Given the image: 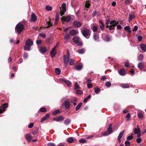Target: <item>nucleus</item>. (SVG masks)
I'll use <instances>...</instances> for the list:
<instances>
[{
	"label": "nucleus",
	"mask_w": 146,
	"mask_h": 146,
	"mask_svg": "<svg viewBox=\"0 0 146 146\" xmlns=\"http://www.w3.org/2000/svg\"><path fill=\"white\" fill-rule=\"evenodd\" d=\"M33 45V41L31 39H28L25 42V45L23 46L24 49L25 50L29 51L31 50V46Z\"/></svg>",
	"instance_id": "f257e3e1"
},
{
	"label": "nucleus",
	"mask_w": 146,
	"mask_h": 146,
	"mask_svg": "<svg viewBox=\"0 0 146 146\" xmlns=\"http://www.w3.org/2000/svg\"><path fill=\"white\" fill-rule=\"evenodd\" d=\"M25 26L21 23H18L15 27V30L19 33H20L25 29Z\"/></svg>",
	"instance_id": "f03ea898"
},
{
	"label": "nucleus",
	"mask_w": 146,
	"mask_h": 146,
	"mask_svg": "<svg viewBox=\"0 0 146 146\" xmlns=\"http://www.w3.org/2000/svg\"><path fill=\"white\" fill-rule=\"evenodd\" d=\"M83 35L85 37L89 38L91 32L88 29L85 28L82 31Z\"/></svg>",
	"instance_id": "7ed1b4c3"
},
{
	"label": "nucleus",
	"mask_w": 146,
	"mask_h": 146,
	"mask_svg": "<svg viewBox=\"0 0 146 146\" xmlns=\"http://www.w3.org/2000/svg\"><path fill=\"white\" fill-rule=\"evenodd\" d=\"M112 126V124L111 123L109 125V127L107 129V131L106 132H104L102 134L103 135L105 136H108L113 132Z\"/></svg>",
	"instance_id": "20e7f679"
},
{
	"label": "nucleus",
	"mask_w": 146,
	"mask_h": 146,
	"mask_svg": "<svg viewBox=\"0 0 146 146\" xmlns=\"http://www.w3.org/2000/svg\"><path fill=\"white\" fill-rule=\"evenodd\" d=\"M60 10H61L60 14L61 16H63L64 15L66 11V4L64 3H63L61 5V8L60 7Z\"/></svg>",
	"instance_id": "39448f33"
},
{
	"label": "nucleus",
	"mask_w": 146,
	"mask_h": 146,
	"mask_svg": "<svg viewBox=\"0 0 146 146\" xmlns=\"http://www.w3.org/2000/svg\"><path fill=\"white\" fill-rule=\"evenodd\" d=\"M82 25V23L79 21H75L72 23V25L74 27L79 28Z\"/></svg>",
	"instance_id": "423d86ee"
},
{
	"label": "nucleus",
	"mask_w": 146,
	"mask_h": 146,
	"mask_svg": "<svg viewBox=\"0 0 146 146\" xmlns=\"http://www.w3.org/2000/svg\"><path fill=\"white\" fill-rule=\"evenodd\" d=\"M8 104L5 103L2 104L1 106L0 107V114L2 113L5 110V109L8 107Z\"/></svg>",
	"instance_id": "0eeeda50"
},
{
	"label": "nucleus",
	"mask_w": 146,
	"mask_h": 146,
	"mask_svg": "<svg viewBox=\"0 0 146 146\" xmlns=\"http://www.w3.org/2000/svg\"><path fill=\"white\" fill-rule=\"evenodd\" d=\"M72 18L70 16L68 15L65 17L63 16L61 18L62 21H64L68 23L71 20Z\"/></svg>",
	"instance_id": "6e6552de"
},
{
	"label": "nucleus",
	"mask_w": 146,
	"mask_h": 146,
	"mask_svg": "<svg viewBox=\"0 0 146 146\" xmlns=\"http://www.w3.org/2000/svg\"><path fill=\"white\" fill-rule=\"evenodd\" d=\"M37 17L36 16L34 13H33L31 15V18L30 20L31 22H35L37 20Z\"/></svg>",
	"instance_id": "1a4fd4ad"
},
{
	"label": "nucleus",
	"mask_w": 146,
	"mask_h": 146,
	"mask_svg": "<svg viewBox=\"0 0 146 146\" xmlns=\"http://www.w3.org/2000/svg\"><path fill=\"white\" fill-rule=\"evenodd\" d=\"M25 136L26 140L29 142H30L32 139V137L30 134H26L25 135Z\"/></svg>",
	"instance_id": "9d476101"
},
{
	"label": "nucleus",
	"mask_w": 146,
	"mask_h": 146,
	"mask_svg": "<svg viewBox=\"0 0 146 146\" xmlns=\"http://www.w3.org/2000/svg\"><path fill=\"white\" fill-rule=\"evenodd\" d=\"M64 119V117L61 115H60L58 117L53 119V120L57 121H62Z\"/></svg>",
	"instance_id": "9b49d317"
},
{
	"label": "nucleus",
	"mask_w": 146,
	"mask_h": 146,
	"mask_svg": "<svg viewBox=\"0 0 146 146\" xmlns=\"http://www.w3.org/2000/svg\"><path fill=\"white\" fill-rule=\"evenodd\" d=\"M60 80L61 81L64 82L66 83L68 86L71 87V83L70 82L69 80H66L65 79L63 78L60 79Z\"/></svg>",
	"instance_id": "f8f14e48"
},
{
	"label": "nucleus",
	"mask_w": 146,
	"mask_h": 146,
	"mask_svg": "<svg viewBox=\"0 0 146 146\" xmlns=\"http://www.w3.org/2000/svg\"><path fill=\"white\" fill-rule=\"evenodd\" d=\"M138 67L140 70H141L144 67V64L143 62H140L138 64Z\"/></svg>",
	"instance_id": "ddd939ff"
},
{
	"label": "nucleus",
	"mask_w": 146,
	"mask_h": 146,
	"mask_svg": "<svg viewBox=\"0 0 146 146\" xmlns=\"http://www.w3.org/2000/svg\"><path fill=\"white\" fill-rule=\"evenodd\" d=\"M118 73L121 76H124L126 74L125 70L123 68L121 69L119 71Z\"/></svg>",
	"instance_id": "4468645a"
},
{
	"label": "nucleus",
	"mask_w": 146,
	"mask_h": 146,
	"mask_svg": "<svg viewBox=\"0 0 146 146\" xmlns=\"http://www.w3.org/2000/svg\"><path fill=\"white\" fill-rule=\"evenodd\" d=\"M64 106L66 109H68L70 108V103L68 101H65L64 102Z\"/></svg>",
	"instance_id": "2eb2a0df"
},
{
	"label": "nucleus",
	"mask_w": 146,
	"mask_h": 146,
	"mask_svg": "<svg viewBox=\"0 0 146 146\" xmlns=\"http://www.w3.org/2000/svg\"><path fill=\"white\" fill-rule=\"evenodd\" d=\"M64 59L65 64H68L69 61L70 57L66 56L65 55H64Z\"/></svg>",
	"instance_id": "dca6fc26"
},
{
	"label": "nucleus",
	"mask_w": 146,
	"mask_h": 146,
	"mask_svg": "<svg viewBox=\"0 0 146 146\" xmlns=\"http://www.w3.org/2000/svg\"><path fill=\"white\" fill-rule=\"evenodd\" d=\"M50 117V115L48 113L46 114L45 115L42 117L41 120V122H42L44 120L48 119Z\"/></svg>",
	"instance_id": "f3484780"
},
{
	"label": "nucleus",
	"mask_w": 146,
	"mask_h": 146,
	"mask_svg": "<svg viewBox=\"0 0 146 146\" xmlns=\"http://www.w3.org/2000/svg\"><path fill=\"white\" fill-rule=\"evenodd\" d=\"M99 23L101 24L100 27L101 30L102 31L104 30L105 28V25L103 22L102 20H100L99 21Z\"/></svg>",
	"instance_id": "a211bd4d"
},
{
	"label": "nucleus",
	"mask_w": 146,
	"mask_h": 146,
	"mask_svg": "<svg viewBox=\"0 0 146 146\" xmlns=\"http://www.w3.org/2000/svg\"><path fill=\"white\" fill-rule=\"evenodd\" d=\"M140 48L142 50L145 52L146 51V45L144 44H141L140 45Z\"/></svg>",
	"instance_id": "6ab92c4d"
},
{
	"label": "nucleus",
	"mask_w": 146,
	"mask_h": 146,
	"mask_svg": "<svg viewBox=\"0 0 146 146\" xmlns=\"http://www.w3.org/2000/svg\"><path fill=\"white\" fill-rule=\"evenodd\" d=\"M94 92L96 94H97L99 93L100 91V89L98 88V87H95L94 89Z\"/></svg>",
	"instance_id": "aec40b11"
},
{
	"label": "nucleus",
	"mask_w": 146,
	"mask_h": 146,
	"mask_svg": "<svg viewBox=\"0 0 146 146\" xmlns=\"http://www.w3.org/2000/svg\"><path fill=\"white\" fill-rule=\"evenodd\" d=\"M79 40V38L77 36L74 37L73 38V41L74 42L76 43H78Z\"/></svg>",
	"instance_id": "412c9836"
},
{
	"label": "nucleus",
	"mask_w": 146,
	"mask_h": 146,
	"mask_svg": "<svg viewBox=\"0 0 146 146\" xmlns=\"http://www.w3.org/2000/svg\"><path fill=\"white\" fill-rule=\"evenodd\" d=\"M40 51L41 53H45L46 52L47 49L46 47H42L41 48Z\"/></svg>",
	"instance_id": "4be33fe9"
},
{
	"label": "nucleus",
	"mask_w": 146,
	"mask_h": 146,
	"mask_svg": "<svg viewBox=\"0 0 146 146\" xmlns=\"http://www.w3.org/2000/svg\"><path fill=\"white\" fill-rule=\"evenodd\" d=\"M56 53V50L53 49L52 50L50 51V54L51 56V57L53 58L55 56Z\"/></svg>",
	"instance_id": "5701e85b"
},
{
	"label": "nucleus",
	"mask_w": 146,
	"mask_h": 146,
	"mask_svg": "<svg viewBox=\"0 0 146 146\" xmlns=\"http://www.w3.org/2000/svg\"><path fill=\"white\" fill-rule=\"evenodd\" d=\"M83 67V66L82 65H77L75 67V69L77 70H81Z\"/></svg>",
	"instance_id": "b1692460"
},
{
	"label": "nucleus",
	"mask_w": 146,
	"mask_h": 146,
	"mask_svg": "<svg viewBox=\"0 0 146 146\" xmlns=\"http://www.w3.org/2000/svg\"><path fill=\"white\" fill-rule=\"evenodd\" d=\"M124 29L125 31H127V32L129 33H130L131 32V31L130 30L129 26H126L124 28Z\"/></svg>",
	"instance_id": "393cba45"
},
{
	"label": "nucleus",
	"mask_w": 146,
	"mask_h": 146,
	"mask_svg": "<svg viewBox=\"0 0 146 146\" xmlns=\"http://www.w3.org/2000/svg\"><path fill=\"white\" fill-rule=\"evenodd\" d=\"M91 29L94 32H97L98 29V27L97 26L94 25L91 27Z\"/></svg>",
	"instance_id": "a878e982"
},
{
	"label": "nucleus",
	"mask_w": 146,
	"mask_h": 146,
	"mask_svg": "<svg viewBox=\"0 0 146 146\" xmlns=\"http://www.w3.org/2000/svg\"><path fill=\"white\" fill-rule=\"evenodd\" d=\"M69 33L71 35H75L76 34V31L75 30H72L70 31Z\"/></svg>",
	"instance_id": "bb28decb"
},
{
	"label": "nucleus",
	"mask_w": 146,
	"mask_h": 146,
	"mask_svg": "<svg viewBox=\"0 0 146 146\" xmlns=\"http://www.w3.org/2000/svg\"><path fill=\"white\" fill-rule=\"evenodd\" d=\"M121 86L123 88H129V86L128 84H123L121 85Z\"/></svg>",
	"instance_id": "cd10ccee"
},
{
	"label": "nucleus",
	"mask_w": 146,
	"mask_h": 146,
	"mask_svg": "<svg viewBox=\"0 0 146 146\" xmlns=\"http://www.w3.org/2000/svg\"><path fill=\"white\" fill-rule=\"evenodd\" d=\"M125 131H121L119 133V136L117 138V140H119V139H121V137H122L123 134L124 133Z\"/></svg>",
	"instance_id": "c85d7f7f"
},
{
	"label": "nucleus",
	"mask_w": 146,
	"mask_h": 146,
	"mask_svg": "<svg viewBox=\"0 0 146 146\" xmlns=\"http://www.w3.org/2000/svg\"><path fill=\"white\" fill-rule=\"evenodd\" d=\"M99 38V35L96 33H94V38L95 41H97Z\"/></svg>",
	"instance_id": "c756f323"
},
{
	"label": "nucleus",
	"mask_w": 146,
	"mask_h": 146,
	"mask_svg": "<svg viewBox=\"0 0 146 146\" xmlns=\"http://www.w3.org/2000/svg\"><path fill=\"white\" fill-rule=\"evenodd\" d=\"M82 105V102L80 103H79L76 106L75 109L76 111H78L79 110L80 107H81Z\"/></svg>",
	"instance_id": "7c9ffc66"
},
{
	"label": "nucleus",
	"mask_w": 146,
	"mask_h": 146,
	"mask_svg": "<svg viewBox=\"0 0 146 146\" xmlns=\"http://www.w3.org/2000/svg\"><path fill=\"white\" fill-rule=\"evenodd\" d=\"M135 18V16L134 15H132L131 14H129V21L130 22L133 19Z\"/></svg>",
	"instance_id": "2f4dec72"
},
{
	"label": "nucleus",
	"mask_w": 146,
	"mask_h": 146,
	"mask_svg": "<svg viewBox=\"0 0 146 146\" xmlns=\"http://www.w3.org/2000/svg\"><path fill=\"white\" fill-rule=\"evenodd\" d=\"M140 132H141V130L138 127L137 128H135V129L134 130V133L135 134H136Z\"/></svg>",
	"instance_id": "473e14b6"
},
{
	"label": "nucleus",
	"mask_w": 146,
	"mask_h": 146,
	"mask_svg": "<svg viewBox=\"0 0 146 146\" xmlns=\"http://www.w3.org/2000/svg\"><path fill=\"white\" fill-rule=\"evenodd\" d=\"M46 23L48 24V25L46 27H44L45 28H48L50 27L52 25V23L50 21H47L46 22Z\"/></svg>",
	"instance_id": "72a5a7b5"
},
{
	"label": "nucleus",
	"mask_w": 146,
	"mask_h": 146,
	"mask_svg": "<svg viewBox=\"0 0 146 146\" xmlns=\"http://www.w3.org/2000/svg\"><path fill=\"white\" fill-rule=\"evenodd\" d=\"M55 72L57 74H60L61 72L60 70L58 68H56L55 69Z\"/></svg>",
	"instance_id": "f704fd0d"
},
{
	"label": "nucleus",
	"mask_w": 146,
	"mask_h": 146,
	"mask_svg": "<svg viewBox=\"0 0 146 146\" xmlns=\"http://www.w3.org/2000/svg\"><path fill=\"white\" fill-rule=\"evenodd\" d=\"M60 112V111L59 110H56L54 111L52 113V115L55 116L58 113Z\"/></svg>",
	"instance_id": "c9c22d12"
},
{
	"label": "nucleus",
	"mask_w": 146,
	"mask_h": 146,
	"mask_svg": "<svg viewBox=\"0 0 146 146\" xmlns=\"http://www.w3.org/2000/svg\"><path fill=\"white\" fill-rule=\"evenodd\" d=\"M71 121V120L70 119H67L64 121V123L66 125H68L70 123Z\"/></svg>",
	"instance_id": "e433bc0d"
},
{
	"label": "nucleus",
	"mask_w": 146,
	"mask_h": 146,
	"mask_svg": "<svg viewBox=\"0 0 146 146\" xmlns=\"http://www.w3.org/2000/svg\"><path fill=\"white\" fill-rule=\"evenodd\" d=\"M67 141L69 143H71L74 141V139L72 137H70L67 139Z\"/></svg>",
	"instance_id": "4c0bfd02"
},
{
	"label": "nucleus",
	"mask_w": 146,
	"mask_h": 146,
	"mask_svg": "<svg viewBox=\"0 0 146 146\" xmlns=\"http://www.w3.org/2000/svg\"><path fill=\"white\" fill-rule=\"evenodd\" d=\"M143 56L142 54H140L139 55V56L138 60L139 61H141L143 60Z\"/></svg>",
	"instance_id": "58836bf2"
},
{
	"label": "nucleus",
	"mask_w": 146,
	"mask_h": 146,
	"mask_svg": "<svg viewBox=\"0 0 146 146\" xmlns=\"http://www.w3.org/2000/svg\"><path fill=\"white\" fill-rule=\"evenodd\" d=\"M78 52L79 54H82L85 52V50L84 48H82L81 49L78 50Z\"/></svg>",
	"instance_id": "ea45409f"
},
{
	"label": "nucleus",
	"mask_w": 146,
	"mask_h": 146,
	"mask_svg": "<svg viewBox=\"0 0 146 146\" xmlns=\"http://www.w3.org/2000/svg\"><path fill=\"white\" fill-rule=\"evenodd\" d=\"M39 111L42 112H46L47 111V110L45 108H41Z\"/></svg>",
	"instance_id": "a19ab883"
},
{
	"label": "nucleus",
	"mask_w": 146,
	"mask_h": 146,
	"mask_svg": "<svg viewBox=\"0 0 146 146\" xmlns=\"http://www.w3.org/2000/svg\"><path fill=\"white\" fill-rule=\"evenodd\" d=\"M104 40L107 41L109 42L110 41V37L106 35L105 36Z\"/></svg>",
	"instance_id": "79ce46f5"
},
{
	"label": "nucleus",
	"mask_w": 146,
	"mask_h": 146,
	"mask_svg": "<svg viewBox=\"0 0 146 146\" xmlns=\"http://www.w3.org/2000/svg\"><path fill=\"white\" fill-rule=\"evenodd\" d=\"M45 9L46 10L50 11L52 10V8L50 6H47L46 7Z\"/></svg>",
	"instance_id": "37998d69"
},
{
	"label": "nucleus",
	"mask_w": 146,
	"mask_h": 146,
	"mask_svg": "<svg viewBox=\"0 0 146 146\" xmlns=\"http://www.w3.org/2000/svg\"><path fill=\"white\" fill-rule=\"evenodd\" d=\"M91 97L90 95H88L87 97L84 98V102L85 103Z\"/></svg>",
	"instance_id": "c03bdc74"
},
{
	"label": "nucleus",
	"mask_w": 146,
	"mask_h": 146,
	"mask_svg": "<svg viewBox=\"0 0 146 146\" xmlns=\"http://www.w3.org/2000/svg\"><path fill=\"white\" fill-rule=\"evenodd\" d=\"M106 27L107 28H108L110 30H111L115 29L112 26H111V25L110 26L108 25H106Z\"/></svg>",
	"instance_id": "a18cd8bd"
},
{
	"label": "nucleus",
	"mask_w": 146,
	"mask_h": 146,
	"mask_svg": "<svg viewBox=\"0 0 146 146\" xmlns=\"http://www.w3.org/2000/svg\"><path fill=\"white\" fill-rule=\"evenodd\" d=\"M137 116L139 119H142L143 117V115L141 113H139L137 114Z\"/></svg>",
	"instance_id": "49530a36"
},
{
	"label": "nucleus",
	"mask_w": 146,
	"mask_h": 146,
	"mask_svg": "<svg viewBox=\"0 0 146 146\" xmlns=\"http://www.w3.org/2000/svg\"><path fill=\"white\" fill-rule=\"evenodd\" d=\"M59 14L56 13V15L55 17V21H58L59 19Z\"/></svg>",
	"instance_id": "de8ad7c7"
},
{
	"label": "nucleus",
	"mask_w": 146,
	"mask_h": 146,
	"mask_svg": "<svg viewBox=\"0 0 146 146\" xmlns=\"http://www.w3.org/2000/svg\"><path fill=\"white\" fill-rule=\"evenodd\" d=\"M125 146H130V143L128 140H126L125 142Z\"/></svg>",
	"instance_id": "09e8293b"
},
{
	"label": "nucleus",
	"mask_w": 146,
	"mask_h": 146,
	"mask_svg": "<svg viewBox=\"0 0 146 146\" xmlns=\"http://www.w3.org/2000/svg\"><path fill=\"white\" fill-rule=\"evenodd\" d=\"M133 136L132 135H130L128 136L127 138V139L128 140H130L132 139H133Z\"/></svg>",
	"instance_id": "8fccbe9b"
},
{
	"label": "nucleus",
	"mask_w": 146,
	"mask_h": 146,
	"mask_svg": "<svg viewBox=\"0 0 146 146\" xmlns=\"http://www.w3.org/2000/svg\"><path fill=\"white\" fill-rule=\"evenodd\" d=\"M70 35L68 34L65 35L64 37V39L65 40H67L70 39Z\"/></svg>",
	"instance_id": "3c124183"
},
{
	"label": "nucleus",
	"mask_w": 146,
	"mask_h": 146,
	"mask_svg": "<svg viewBox=\"0 0 146 146\" xmlns=\"http://www.w3.org/2000/svg\"><path fill=\"white\" fill-rule=\"evenodd\" d=\"M77 101V99L76 98H73L70 99V102L72 103H73L74 102H76Z\"/></svg>",
	"instance_id": "603ef678"
},
{
	"label": "nucleus",
	"mask_w": 146,
	"mask_h": 146,
	"mask_svg": "<svg viewBox=\"0 0 146 146\" xmlns=\"http://www.w3.org/2000/svg\"><path fill=\"white\" fill-rule=\"evenodd\" d=\"M79 141L81 143H84L86 142L87 141L85 139H81L79 140Z\"/></svg>",
	"instance_id": "864d4df0"
},
{
	"label": "nucleus",
	"mask_w": 146,
	"mask_h": 146,
	"mask_svg": "<svg viewBox=\"0 0 146 146\" xmlns=\"http://www.w3.org/2000/svg\"><path fill=\"white\" fill-rule=\"evenodd\" d=\"M74 63V60L72 59H71L70 60V61L69 63V64L70 65H73Z\"/></svg>",
	"instance_id": "5fc2aeb1"
},
{
	"label": "nucleus",
	"mask_w": 146,
	"mask_h": 146,
	"mask_svg": "<svg viewBox=\"0 0 146 146\" xmlns=\"http://www.w3.org/2000/svg\"><path fill=\"white\" fill-rule=\"evenodd\" d=\"M39 36L43 38H45L46 37V35L45 34L41 33L39 34Z\"/></svg>",
	"instance_id": "6e6d98bb"
},
{
	"label": "nucleus",
	"mask_w": 146,
	"mask_h": 146,
	"mask_svg": "<svg viewBox=\"0 0 146 146\" xmlns=\"http://www.w3.org/2000/svg\"><path fill=\"white\" fill-rule=\"evenodd\" d=\"M76 93L77 94L79 95H82L83 94V92L82 91L80 90H77L76 91Z\"/></svg>",
	"instance_id": "4d7b16f0"
},
{
	"label": "nucleus",
	"mask_w": 146,
	"mask_h": 146,
	"mask_svg": "<svg viewBox=\"0 0 146 146\" xmlns=\"http://www.w3.org/2000/svg\"><path fill=\"white\" fill-rule=\"evenodd\" d=\"M111 85V83L109 81H108L106 83V85L108 87H109Z\"/></svg>",
	"instance_id": "13d9d810"
},
{
	"label": "nucleus",
	"mask_w": 146,
	"mask_h": 146,
	"mask_svg": "<svg viewBox=\"0 0 146 146\" xmlns=\"http://www.w3.org/2000/svg\"><path fill=\"white\" fill-rule=\"evenodd\" d=\"M42 42V40H37L36 41V43L38 45L41 44Z\"/></svg>",
	"instance_id": "bf43d9fd"
},
{
	"label": "nucleus",
	"mask_w": 146,
	"mask_h": 146,
	"mask_svg": "<svg viewBox=\"0 0 146 146\" xmlns=\"http://www.w3.org/2000/svg\"><path fill=\"white\" fill-rule=\"evenodd\" d=\"M74 87L75 89H76L79 88V86L78 85V83L76 82L74 84Z\"/></svg>",
	"instance_id": "052dcab7"
},
{
	"label": "nucleus",
	"mask_w": 146,
	"mask_h": 146,
	"mask_svg": "<svg viewBox=\"0 0 146 146\" xmlns=\"http://www.w3.org/2000/svg\"><path fill=\"white\" fill-rule=\"evenodd\" d=\"M117 22L115 20H113L112 21H111L110 22V24L111 25H113V24H115L116 23H117Z\"/></svg>",
	"instance_id": "680f3d73"
},
{
	"label": "nucleus",
	"mask_w": 146,
	"mask_h": 146,
	"mask_svg": "<svg viewBox=\"0 0 146 146\" xmlns=\"http://www.w3.org/2000/svg\"><path fill=\"white\" fill-rule=\"evenodd\" d=\"M137 39L139 42H141L142 40L143 37L141 36H140L137 37Z\"/></svg>",
	"instance_id": "e2e57ef3"
},
{
	"label": "nucleus",
	"mask_w": 146,
	"mask_h": 146,
	"mask_svg": "<svg viewBox=\"0 0 146 146\" xmlns=\"http://www.w3.org/2000/svg\"><path fill=\"white\" fill-rule=\"evenodd\" d=\"M90 5V4L89 3H86L85 4V6L87 8H89Z\"/></svg>",
	"instance_id": "0e129e2a"
},
{
	"label": "nucleus",
	"mask_w": 146,
	"mask_h": 146,
	"mask_svg": "<svg viewBox=\"0 0 146 146\" xmlns=\"http://www.w3.org/2000/svg\"><path fill=\"white\" fill-rule=\"evenodd\" d=\"M126 117L127 118L126 121H128L129 120V118H130V114L129 113H128L126 116Z\"/></svg>",
	"instance_id": "69168bd1"
},
{
	"label": "nucleus",
	"mask_w": 146,
	"mask_h": 146,
	"mask_svg": "<svg viewBox=\"0 0 146 146\" xmlns=\"http://www.w3.org/2000/svg\"><path fill=\"white\" fill-rule=\"evenodd\" d=\"M129 62L128 61H127L125 62V66L127 67H129Z\"/></svg>",
	"instance_id": "338daca9"
},
{
	"label": "nucleus",
	"mask_w": 146,
	"mask_h": 146,
	"mask_svg": "<svg viewBox=\"0 0 146 146\" xmlns=\"http://www.w3.org/2000/svg\"><path fill=\"white\" fill-rule=\"evenodd\" d=\"M48 146H56V145L54 143H50L48 144Z\"/></svg>",
	"instance_id": "774afa93"
}]
</instances>
